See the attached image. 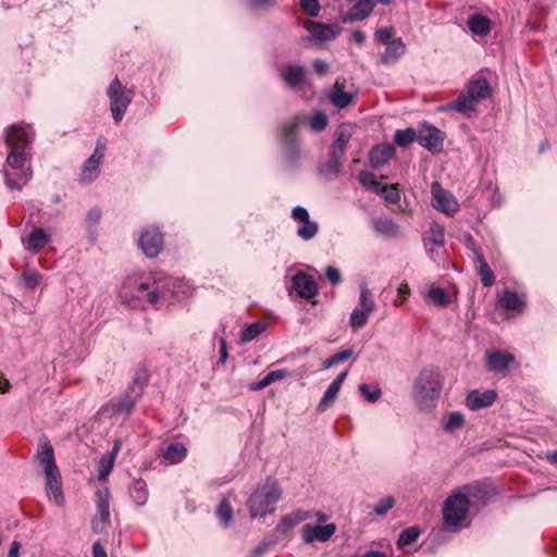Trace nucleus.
<instances>
[{"label": "nucleus", "mask_w": 557, "mask_h": 557, "mask_svg": "<svg viewBox=\"0 0 557 557\" xmlns=\"http://www.w3.org/2000/svg\"><path fill=\"white\" fill-rule=\"evenodd\" d=\"M282 81L292 89L300 88L306 83V69L302 65L287 63L280 70Z\"/></svg>", "instance_id": "412c9836"}, {"label": "nucleus", "mask_w": 557, "mask_h": 557, "mask_svg": "<svg viewBox=\"0 0 557 557\" xmlns=\"http://www.w3.org/2000/svg\"><path fill=\"white\" fill-rule=\"evenodd\" d=\"M336 532V525L329 523L324 525L305 524L301 530V536L305 543L326 542Z\"/></svg>", "instance_id": "a211bd4d"}, {"label": "nucleus", "mask_w": 557, "mask_h": 557, "mask_svg": "<svg viewBox=\"0 0 557 557\" xmlns=\"http://www.w3.org/2000/svg\"><path fill=\"white\" fill-rule=\"evenodd\" d=\"M445 382L441 369L428 366L421 369L412 385V397L416 405L424 411L435 408Z\"/></svg>", "instance_id": "f03ea898"}, {"label": "nucleus", "mask_w": 557, "mask_h": 557, "mask_svg": "<svg viewBox=\"0 0 557 557\" xmlns=\"http://www.w3.org/2000/svg\"><path fill=\"white\" fill-rule=\"evenodd\" d=\"M352 136V126L348 123L341 124L334 132L333 145L342 147L346 150L347 145Z\"/></svg>", "instance_id": "e433bc0d"}, {"label": "nucleus", "mask_w": 557, "mask_h": 557, "mask_svg": "<svg viewBox=\"0 0 557 557\" xmlns=\"http://www.w3.org/2000/svg\"><path fill=\"white\" fill-rule=\"evenodd\" d=\"M469 495L480 499L483 504H486L490 498V493L486 486L482 484H475L468 487Z\"/></svg>", "instance_id": "bf43d9fd"}, {"label": "nucleus", "mask_w": 557, "mask_h": 557, "mask_svg": "<svg viewBox=\"0 0 557 557\" xmlns=\"http://www.w3.org/2000/svg\"><path fill=\"white\" fill-rule=\"evenodd\" d=\"M301 10L309 16L315 17L319 15L321 5L319 0H299Z\"/></svg>", "instance_id": "13d9d810"}, {"label": "nucleus", "mask_w": 557, "mask_h": 557, "mask_svg": "<svg viewBox=\"0 0 557 557\" xmlns=\"http://www.w3.org/2000/svg\"><path fill=\"white\" fill-rule=\"evenodd\" d=\"M389 203H396L399 201L400 196L396 185H384L382 193H379Z\"/></svg>", "instance_id": "680f3d73"}, {"label": "nucleus", "mask_w": 557, "mask_h": 557, "mask_svg": "<svg viewBox=\"0 0 557 557\" xmlns=\"http://www.w3.org/2000/svg\"><path fill=\"white\" fill-rule=\"evenodd\" d=\"M232 499H234V494L228 493L220 500L216 508V516L224 528H227L233 519Z\"/></svg>", "instance_id": "72a5a7b5"}, {"label": "nucleus", "mask_w": 557, "mask_h": 557, "mask_svg": "<svg viewBox=\"0 0 557 557\" xmlns=\"http://www.w3.org/2000/svg\"><path fill=\"white\" fill-rule=\"evenodd\" d=\"M304 27L310 35L319 41H331L335 39L341 28L333 24H323L314 21H306Z\"/></svg>", "instance_id": "6ab92c4d"}, {"label": "nucleus", "mask_w": 557, "mask_h": 557, "mask_svg": "<svg viewBox=\"0 0 557 557\" xmlns=\"http://www.w3.org/2000/svg\"><path fill=\"white\" fill-rule=\"evenodd\" d=\"M187 455V449L182 443H171L163 451V462L168 465H176L182 462Z\"/></svg>", "instance_id": "c756f323"}, {"label": "nucleus", "mask_w": 557, "mask_h": 557, "mask_svg": "<svg viewBox=\"0 0 557 557\" xmlns=\"http://www.w3.org/2000/svg\"><path fill=\"white\" fill-rule=\"evenodd\" d=\"M148 384V375L145 371L137 372L133 379V385L128 386L127 389H138L139 391V397L141 396V393L144 388Z\"/></svg>", "instance_id": "052dcab7"}, {"label": "nucleus", "mask_w": 557, "mask_h": 557, "mask_svg": "<svg viewBox=\"0 0 557 557\" xmlns=\"http://www.w3.org/2000/svg\"><path fill=\"white\" fill-rule=\"evenodd\" d=\"M114 460L112 457L103 455L98 461V480H104L112 471Z\"/></svg>", "instance_id": "864d4df0"}, {"label": "nucleus", "mask_w": 557, "mask_h": 557, "mask_svg": "<svg viewBox=\"0 0 557 557\" xmlns=\"http://www.w3.org/2000/svg\"><path fill=\"white\" fill-rule=\"evenodd\" d=\"M463 421L465 420H446L443 423L442 429L447 433H455L462 428Z\"/></svg>", "instance_id": "338daca9"}, {"label": "nucleus", "mask_w": 557, "mask_h": 557, "mask_svg": "<svg viewBox=\"0 0 557 557\" xmlns=\"http://www.w3.org/2000/svg\"><path fill=\"white\" fill-rule=\"evenodd\" d=\"M395 156V147L391 144H380L374 146L369 152V164L377 170L385 165Z\"/></svg>", "instance_id": "4be33fe9"}, {"label": "nucleus", "mask_w": 557, "mask_h": 557, "mask_svg": "<svg viewBox=\"0 0 557 557\" xmlns=\"http://www.w3.org/2000/svg\"><path fill=\"white\" fill-rule=\"evenodd\" d=\"M110 100V111L115 123H120L132 102L134 92L132 89L125 88L120 79L115 77L107 89Z\"/></svg>", "instance_id": "423d86ee"}, {"label": "nucleus", "mask_w": 557, "mask_h": 557, "mask_svg": "<svg viewBox=\"0 0 557 557\" xmlns=\"http://www.w3.org/2000/svg\"><path fill=\"white\" fill-rule=\"evenodd\" d=\"M406 52V45L401 38H395L386 45L385 51L381 54L380 61L383 64L395 63Z\"/></svg>", "instance_id": "c85d7f7f"}, {"label": "nucleus", "mask_w": 557, "mask_h": 557, "mask_svg": "<svg viewBox=\"0 0 557 557\" xmlns=\"http://www.w3.org/2000/svg\"><path fill=\"white\" fill-rule=\"evenodd\" d=\"M497 398V393L493 389L480 392L471 391L466 397V405L471 410H479L490 407Z\"/></svg>", "instance_id": "5701e85b"}, {"label": "nucleus", "mask_w": 557, "mask_h": 557, "mask_svg": "<svg viewBox=\"0 0 557 557\" xmlns=\"http://www.w3.org/2000/svg\"><path fill=\"white\" fill-rule=\"evenodd\" d=\"M493 95V88L485 77L470 79L459 96L448 103V109L459 112L463 115H470L475 111L476 106L487 100Z\"/></svg>", "instance_id": "7ed1b4c3"}, {"label": "nucleus", "mask_w": 557, "mask_h": 557, "mask_svg": "<svg viewBox=\"0 0 557 557\" xmlns=\"http://www.w3.org/2000/svg\"><path fill=\"white\" fill-rule=\"evenodd\" d=\"M417 141L431 152H438L443 148L444 133L428 123H421L417 131Z\"/></svg>", "instance_id": "ddd939ff"}, {"label": "nucleus", "mask_w": 557, "mask_h": 557, "mask_svg": "<svg viewBox=\"0 0 557 557\" xmlns=\"http://www.w3.org/2000/svg\"><path fill=\"white\" fill-rule=\"evenodd\" d=\"M394 34L393 27H381L375 30L374 39L377 44L386 46L395 39L393 38Z\"/></svg>", "instance_id": "5fc2aeb1"}, {"label": "nucleus", "mask_w": 557, "mask_h": 557, "mask_svg": "<svg viewBox=\"0 0 557 557\" xmlns=\"http://www.w3.org/2000/svg\"><path fill=\"white\" fill-rule=\"evenodd\" d=\"M429 240L435 246H443L445 244V233L441 225H432L429 231Z\"/></svg>", "instance_id": "6e6d98bb"}, {"label": "nucleus", "mask_w": 557, "mask_h": 557, "mask_svg": "<svg viewBox=\"0 0 557 557\" xmlns=\"http://www.w3.org/2000/svg\"><path fill=\"white\" fill-rule=\"evenodd\" d=\"M516 362V357L507 351L490 349L485 352V367L493 373H502Z\"/></svg>", "instance_id": "2eb2a0df"}, {"label": "nucleus", "mask_w": 557, "mask_h": 557, "mask_svg": "<svg viewBox=\"0 0 557 557\" xmlns=\"http://www.w3.org/2000/svg\"><path fill=\"white\" fill-rule=\"evenodd\" d=\"M24 287L27 289H35L41 282L42 275L35 269L27 268L21 276Z\"/></svg>", "instance_id": "79ce46f5"}, {"label": "nucleus", "mask_w": 557, "mask_h": 557, "mask_svg": "<svg viewBox=\"0 0 557 557\" xmlns=\"http://www.w3.org/2000/svg\"><path fill=\"white\" fill-rule=\"evenodd\" d=\"M476 261L479 263L478 274L482 285L484 287L492 286L495 283V275L485 261L484 255H479V259Z\"/></svg>", "instance_id": "4c0bfd02"}, {"label": "nucleus", "mask_w": 557, "mask_h": 557, "mask_svg": "<svg viewBox=\"0 0 557 557\" xmlns=\"http://www.w3.org/2000/svg\"><path fill=\"white\" fill-rule=\"evenodd\" d=\"M282 496V488L276 480L268 479L257 485L253 493L247 499L249 516L252 519L264 518L274 513L275 504Z\"/></svg>", "instance_id": "20e7f679"}, {"label": "nucleus", "mask_w": 557, "mask_h": 557, "mask_svg": "<svg viewBox=\"0 0 557 557\" xmlns=\"http://www.w3.org/2000/svg\"><path fill=\"white\" fill-rule=\"evenodd\" d=\"M318 228V223L309 219L298 227L297 235L304 240H310L317 235Z\"/></svg>", "instance_id": "de8ad7c7"}, {"label": "nucleus", "mask_w": 557, "mask_h": 557, "mask_svg": "<svg viewBox=\"0 0 557 557\" xmlns=\"http://www.w3.org/2000/svg\"><path fill=\"white\" fill-rule=\"evenodd\" d=\"M325 276L332 285L336 286L343 282L342 274L338 269L334 267H327L325 269Z\"/></svg>", "instance_id": "e2e57ef3"}, {"label": "nucleus", "mask_w": 557, "mask_h": 557, "mask_svg": "<svg viewBox=\"0 0 557 557\" xmlns=\"http://www.w3.org/2000/svg\"><path fill=\"white\" fill-rule=\"evenodd\" d=\"M267 329V323L258 321L245 326L242 331L240 339L243 343H248L258 337Z\"/></svg>", "instance_id": "58836bf2"}, {"label": "nucleus", "mask_w": 557, "mask_h": 557, "mask_svg": "<svg viewBox=\"0 0 557 557\" xmlns=\"http://www.w3.org/2000/svg\"><path fill=\"white\" fill-rule=\"evenodd\" d=\"M292 216L294 220H296L300 223H305L310 219L308 210L301 206H296L293 209Z\"/></svg>", "instance_id": "0e129e2a"}, {"label": "nucleus", "mask_w": 557, "mask_h": 557, "mask_svg": "<svg viewBox=\"0 0 557 557\" xmlns=\"http://www.w3.org/2000/svg\"><path fill=\"white\" fill-rule=\"evenodd\" d=\"M106 145H101V151L98 157L96 154H91L83 164L82 173H81V182L89 184L94 182L100 173V163L104 156Z\"/></svg>", "instance_id": "b1692460"}, {"label": "nucleus", "mask_w": 557, "mask_h": 557, "mask_svg": "<svg viewBox=\"0 0 557 557\" xmlns=\"http://www.w3.org/2000/svg\"><path fill=\"white\" fill-rule=\"evenodd\" d=\"M371 225L377 234L385 237H395L398 233V225L387 218H373Z\"/></svg>", "instance_id": "473e14b6"}, {"label": "nucleus", "mask_w": 557, "mask_h": 557, "mask_svg": "<svg viewBox=\"0 0 557 557\" xmlns=\"http://www.w3.org/2000/svg\"><path fill=\"white\" fill-rule=\"evenodd\" d=\"M287 375L286 370H275L269 372L260 382L257 383L255 389H262L272 383L284 379Z\"/></svg>", "instance_id": "8fccbe9b"}, {"label": "nucleus", "mask_w": 557, "mask_h": 557, "mask_svg": "<svg viewBox=\"0 0 557 557\" xmlns=\"http://www.w3.org/2000/svg\"><path fill=\"white\" fill-rule=\"evenodd\" d=\"M431 194L432 206L436 210L450 216L458 211L459 206L456 198L444 189L438 182L435 181L431 184Z\"/></svg>", "instance_id": "f8f14e48"}, {"label": "nucleus", "mask_w": 557, "mask_h": 557, "mask_svg": "<svg viewBox=\"0 0 557 557\" xmlns=\"http://www.w3.org/2000/svg\"><path fill=\"white\" fill-rule=\"evenodd\" d=\"M100 219H101V213H100L99 209L91 208L88 211L85 221L88 224V226L91 227V226L97 225L99 223Z\"/></svg>", "instance_id": "774afa93"}, {"label": "nucleus", "mask_w": 557, "mask_h": 557, "mask_svg": "<svg viewBox=\"0 0 557 557\" xmlns=\"http://www.w3.org/2000/svg\"><path fill=\"white\" fill-rule=\"evenodd\" d=\"M342 162L329 159L319 166V173L325 177H335L341 172Z\"/></svg>", "instance_id": "49530a36"}, {"label": "nucleus", "mask_w": 557, "mask_h": 557, "mask_svg": "<svg viewBox=\"0 0 557 557\" xmlns=\"http://www.w3.org/2000/svg\"><path fill=\"white\" fill-rule=\"evenodd\" d=\"M129 496L136 505L145 506L149 497L147 483L143 479H134L129 486Z\"/></svg>", "instance_id": "2f4dec72"}, {"label": "nucleus", "mask_w": 557, "mask_h": 557, "mask_svg": "<svg viewBox=\"0 0 557 557\" xmlns=\"http://www.w3.org/2000/svg\"><path fill=\"white\" fill-rule=\"evenodd\" d=\"M119 295L122 302L134 308L143 300L157 305L159 299L164 297V293L158 286L152 287L148 282L137 277H127L123 282Z\"/></svg>", "instance_id": "39448f33"}, {"label": "nucleus", "mask_w": 557, "mask_h": 557, "mask_svg": "<svg viewBox=\"0 0 557 557\" xmlns=\"http://www.w3.org/2000/svg\"><path fill=\"white\" fill-rule=\"evenodd\" d=\"M358 181L362 187L376 194L382 193L384 189V185L370 171L361 170L358 174Z\"/></svg>", "instance_id": "c9c22d12"}, {"label": "nucleus", "mask_w": 557, "mask_h": 557, "mask_svg": "<svg viewBox=\"0 0 557 557\" xmlns=\"http://www.w3.org/2000/svg\"><path fill=\"white\" fill-rule=\"evenodd\" d=\"M110 517L109 491L99 494L97 500V512L91 520V529L96 534L103 533L107 529Z\"/></svg>", "instance_id": "f3484780"}, {"label": "nucleus", "mask_w": 557, "mask_h": 557, "mask_svg": "<svg viewBox=\"0 0 557 557\" xmlns=\"http://www.w3.org/2000/svg\"><path fill=\"white\" fill-rule=\"evenodd\" d=\"M277 543V537L275 535L265 536L252 550L251 557H260L265 552H268L271 547L275 546Z\"/></svg>", "instance_id": "3c124183"}, {"label": "nucleus", "mask_w": 557, "mask_h": 557, "mask_svg": "<svg viewBox=\"0 0 557 557\" xmlns=\"http://www.w3.org/2000/svg\"><path fill=\"white\" fill-rule=\"evenodd\" d=\"M359 391L363 398L370 403L376 401L382 395V391L377 385H369L367 383L360 384Z\"/></svg>", "instance_id": "09e8293b"}, {"label": "nucleus", "mask_w": 557, "mask_h": 557, "mask_svg": "<svg viewBox=\"0 0 557 557\" xmlns=\"http://www.w3.org/2000/svg\"><path fill=\"white\" fill-rule=\"evenodd\" d=\"M352 349H343L341 351H337L336 354L332 355L331 357L326 358L323 361V368L327 370L339 363H343L346 360H348L352 356Z\"/></svg>", "instance_id": "c03bdc74"}, {"label": "nucleus", "mask_w": 557, "mask_h": 557, "mask_svg": "<svg viewBox=\"0 0 557 557\" xmlns=\"http://www.w3.org/2000/svg\"><path fill=\"white\" fill-rule=\"evenodd\" d=\"M49 242V235L41 227H34L27 237L22 238L24 248L37 252Z\"/></svg>", "instance_id": "cd10ccee"}, {"label": "nucleus", "mask_w": 557, "mask_h": 557, "mask_svg": "<svg viewBox=\"0 0 557 557\" xmlns=\"http://www.w3.org/2000/svg\"><path fill=\"white\" fill-rule=\"evenodd\" d=\"M35 459L42 467L45 474L59 471L53 447L46 437L40 438Z\"/></svg>", "instance_id": "aec40b11"}, {"label": "nucleus", "mask_w": 557, "mask_h": 557, "mask_svg": "<svg viewBox=\"0 0 557 557\" xmlns=\"http://www.w3.org/2000/svg\"><path fill=\"white\" fill-rule=\"evenodd\" d=\"M305 120V116L297 115L281 128L284 158L290 165H296L300 159V149L296 132Z\"/></svg>", "instance_id": "6e6552de"}, {"label": "nucleus", "mask_w": 557, "mask_h": 557, "mask_svg": "<svg viewBox=\"0 0 557 557\" xmlns=\"http://www.w3.org/2000/svg\"><path fill=\"white\" fill-rule=\"evenodd\" d=\"M421 534V530L418 527H409L403 530L397 541V547L405 549L408 545L412 544Z\"/></svg>", "instance_id": "a19ab883"}, {"label": "nucleus", "mask_w": 557, "mask_h": 557, "mask_svg": "<svg viewBox=\"0 0 557 557\" xmlns=\"http://www.w3.org/2000/svg\"><path fill=\"white\" fill-rule=\"evenodd\" d=\"M35 137L30 124L17 123L7 128L4 143L9 148L2 174L5 186L11 190H22L32 180L33 170L27 163V149Z\"/></svg>", "instance_id": "f257e3e1"}, {"label": "nucleus", "mask_w": 557, "mask_h": 557, "mask_svg": "<svg viewBox=\"0 0 557 557\" xmlns=\"http://www.w3.org/2000/svg\"><path fill=\"white\" fill-rule=\"evenodd\" d=\"M467 25L474 35L481 37H485L491 32V20L479 13L470 16Z\"/></svg>", "instance_id": "7c9ffc66"}, {"label": "nucleus", "mask_w": 557, "mask_h": 557, "mask_svg": "<svg viewBox=\"0 0 557 557\" xmlns=\"http://www.w3.org/2000/svg\"><path fill=\"white\" fill-rule=\"evenodd\" d=\"M470 502L466 494L458 492L450 495L444 503L443 517L447 527L458 528L466 520Z\"/></svg>", "instance_id": "0eeeda50"}, {"label": "nucleus", "mask_w": 557, "mask_h": 557, "mask_svg": "<svg viewBox=\"0 0 557 557\" xmlns=\"http://www.w3.org/2000/svg\"><path fill=\"white\" fill-rule=\"evenodd\" d=\"M290 288L296 295L304 299L314 298L319 293V287L314 280L302 271H298L290 282Z\"/></svg>", "instance_id": "dca6fc26"}, {"label": "nucleus", "mask_w": 557, "mask_h": 557, "mask_svg": "<svg viewBox=\"0 0 557 557\" xmlns=\"http://www.w3.org/2000/svg\"><path fill=\"white\" fill-rule=\"evenodd\" d=\"M417 132L413 128L409 127L406 129L396 131L394 139L397 146L407 147L408 145L417 140Z\"/></svg>", "instance_id": "37998d69"}, {"label": "nucleus", "mask_w": 557, "mask_h": 557, "mask_svg": "<svg viewBox=\"0 0 557 557\" xmlns=\"http://www.w3.org/2000/svg\"><path fill=\"white\" fill-rule=\"evenodd\" d=\"M164 235L158 226L145 227L138 238V247L148 258H156L162 251Z\"/></svg>", "instance_id": "9b49d317"}, {"label": "nucleus", "mask_w": 557, "mask_h": 557, "mask_svg": "<svg viewBox=\"0 0 557 557\" xmlns=\"http://www.w3.org/2000/svg\"><path fill=\"white\" fill-rule=\"evenodd\" d=\"M138 398V389H126L120 398L111 399L102 406L100 413L111 417L129 416Z\"/></svg>", "instance_id": "9d476101"}, {"label": "nucleus", "mask_w": 557, "mask_h": 557, "mask_svg": "<svg viewBox=\"0 0 557 557\" xmlns=\"http://www.w3.org/2000/svg\"><path fill=\"white\" fill-rule=\"evenodd\" d=\"M347 376V371H344L342 373H339L334 380L333 382L329 385V387L326 388L320 404H319V408H322V407H326L331 401H333L335 399V397L337 396L345 379Z\"/></svg>", "instance_id": "f704fd0d"}, {"label": "nucleus", "mask_w": 557, "mask_h": 557, "mask_svg": "<svg viewBox=\"0 0 557 557\" xmlns=\"http://www.w3.org/2000/svg\"><path fill=\"white\" fill-rule=\"evenodd\" d=\"M497 305L511 315L520 314L527 307V295L505 287L498 294Z\"/></svg>", "instance_id": "4468645a"}, {"label": "nucleus", "mask_w": 557, "mask_h": 557, "mask_svg": "<svg viewBox=\"0 0 557 557\" xmlns=\"http://www.w3.org/2000/svg\"><path fill=\"white\" fill-rule=\"evenodd\" d=\"M465 245L474 253L476 260L479 259V255H483L482 249L476 245L474 238L469 233L465 235Z\"/></svg>", "instance_id": "69168bd1"}, {"label": "nucleus", "mask_w": 557, "mask_h": 557, "mask_svg": "<svg viewBox=\"0 0 557 557\" xmlns=\"http://www.w3.org/2000/svg\"><path fill=\"white\" fill-rule=\"evenodd\" d=\"M375 2L373 0H358L345 14L344 22H360L366 20L373 11Z\"/></svg>", "instance_id": "393cba45"}, {"label": "nucleus", "mask_w": 557, "mask_h": 557, "mask_svg": "<svg viewBox=\"0 0 557 557\" xmlns=\"http://www.w3.org/2000/svg\"><path fill=\"white\" fill-rule=\"evenodd\" d=\"M327 116L322 111H317L309 120L310 128L313 132H321L327 126Z\"/></svg>", "instance_id": "603ef678"}, {"label": "nucleus", "mask_w": 557, "mask_h": 557, "mask_svg": "<svg viewBox=\"0 0 557 557\" xmlns=\"http://www.w3.org/2000/svg\"><path fill=\"white\" fill-rule=\"evenodd\" d=\"M428 297L436 306L445 307L449 304V297L442 287H431Z\"/></svg>", "instance_id": "a18cd8bd"}, {"label": "nucleus", "mask_w": 557, "mask_h": 557, "mask_svg": "<svg viewBox=\"0 0 557 557\" xmlns=\"http://www.w3.org/2000/svg\"><path fill=\"white\" fill-rule=\"evenodd\" d=\"M395 505V499L394 497L392 496H386L384 498H382L381 500H379L374 507H373V511L377 515V516H384L386 515Z\"/></svg>", "instance_id": "4d7b16f0"}, {"label": "nucleus", "mask_w": 557, "mask_h": 557, "mask_svg": "<svg viewBox=\"0 0 557 557\" xmlns=\"http://www.w3.org/2000/svg\"><path fill=\"white\" fill-rule=\"evenodd\" d=\"M311 517L309 511L296 510L282 517L276 524L275 530L281 534H288L296 525L308 520Z\"/></svg>", "instance_id": "bb28decb"}, {"label": "nucleus", "mask_w": 557, "mask_h": 557, "mask_svg": "<svg viewBox=\"0 0 557 557\" xmlns=\"http://www.w3.org/2000/svg\"><path fill=\"white\" fill-rule=\"evenodd\" d=\"M331 101L337 107V108H346L351 102V95L344 90L343 86H339L338 84H335L334 89L330 96Z\"/></svg>", "instance_id": "ea45409f"}, {"label": "nucleus", "mask_w": 557, "mask_h": 557, "mask_svg": "<svg viewBox=\"0 0 557 557\" xmlns=\"http://www.w3.org/2000/svg\"><path fill=\"white\" fill-rule=\"evenodd\" d=\"M45 478L47 496L58 506L62 505L64 503V496L62 492L60 471L47 473L45 474Z\"/></svg>", "instance_id": "a878e982"}, {"label": "nucleus", "mask_w": 557, "mask_h": 557, "mask_svg": "<svg viewBox=\"0 0 557 557\" xmlns=\"http://www.w3.org/2000/svg\"><path fill=\"white\" fill-rule=\"evenodd\" d=\"M374 309L375 302L371 298L370 290L367 288L366 285H361L359 304L350 313L349 325L355 331L362 329L368 323L369 317Z\"/></svg>", "instance_id": "1a4fd4ad"}]
</instances>
